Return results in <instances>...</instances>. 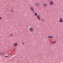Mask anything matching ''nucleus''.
<instances>
[{
    "instance_id": "obj_1",
    "label": "nucleus",
    "mask_w": 63,
    "mask_h": 63,
    "mask_svg": "<svg viewBox=\"0 0 63 63\" xmlns=\"http://www.w3.org/2000/svg\"><path fill=\"white\" fill-rule=\"evenodd\" d=\"M63 19L62 18L60 17V19L59 20V21L60 22H61V23H62V22H63Z\"/></svg>"
},
{
    "instance_id": "obj_2",
    "label": "nucleus",
    "mask_w": 63,
    "mask_h": 63,
    "mask_svg": "<svg viewBox=\"0 0 63 63\" xmlns=\"http://www.w3.org/2000/svg\"><path fill=\"white\" fill-rule=\"evenodd\" d=\"M54 4V2L52 1H51L49 3V4L50 5H53Z\"/></svg>"
},
{
    "instance_id": "obj_3",
    "label": "nucleus",
    "mask_w": 63,
    "mask_h": 63,
    "mask_svg": "<svg viewBox=\"0 0 63 63\" xmlns=\"http://www.w3.org/2000/svg\"><path fill=\"white\" fill-rule=\"evenodd\" d=\"M47 3H45L43 4V7H44V8H45L46 9H47Z\"/></svg>"
},
{
    "instance_id": "obj_4",
    "label": "nucleus",
    "mask_w": 63,
    "mask_h": 63,
    "mask_svg": "<svg viewBox=\"0 0 63 63\" xmlns=\"http://www.w3.org/2000/svg\"><path fill=\"white\" fill-rule=\"evenodd\" d=\"M34 30V29H33V28L32 27L30 28H29V30L31 32H32Z\"/></svg>"
},
{
    "instance_id": "obj_5",
    "label": "nucleus",
    "mask_w": 63,
    "mask_h": 63,
    "mask_svg": "<svg viewBox=\"0 0 63 63\" xmlns=\"http://www.w3.org/2000/svg\"><path fill=\"white\" fill-rule=\"evenodd\" d=\"M40 15H38L37 16V18L39 20H41V19L40 18Z\"/></svg>"
},
{
    "instance_id": "obj_6",
    "label": "nucleus",
    "mask_w": 63,
    "mask_h": 63,
    "mask_svg": "<svg viewBox=\"0 0 63 63\" xmlns=\"http://www.w3.org/2000/svg\"><path fill=\"white\" fill-rule=\"evenodd\" d=\"M40 6V3H36L35 4V6L36 7H39Z\"/></svg>"
},
{
    "instance_id": "obj_7",
    "label": "nucleus",
    "mask_w": 63,
    "mask_h": 63,
    "mask_svg": "<svg viewBox=\"0 0 63 63\" xmlns=\"http://www.w3.org/2000/svg\"><path fill=\"white\" fill-rule=\"evenodd\" d=\"M30 9H31V10H32V12H35V10H34V8H33V7H31Z\"/></svg>"
},
{
    "instance_id": "obj_8",
    "label": "nucleus",
    "mask_w": 63,
    "mask_h": 63,
    "mask_svg": "<svg viewBox=\"0 0 63 63\" xmlns=\"http://www.w3.org/2000/svg\"><path fill=\"white\" fill-rule=\"evenodd\" d=\"M14 47H16L17 46V44L16 43L14 44Z\"/></svg>"
},
{
    "instance_id": "obj_9",
    "label": "nucleus",
    "mask_w": 63,
    "mask_h": 63,
    "mask_svg": "<svg viewBox=\"0 0 63 63\" xmlns=\"http://www.w3.org/2000/svg\"><path fill=\"white\" fill-rule=\"evenodd\" d=\"M48 38H49V39H51V38H53V37L50 36V35H48Z\"/></svg>"
},
{
    "instance_id": "obj_10",
    "label": "nucleus",
    "mask_w": 63,
    "mask_h": 63,
    "mask_svg": "<svg viewBox=\"0 0 63 63\" xmlns=\"http://www.w3.org/2000/svg\"><path fill=\"white\" fill-rule=\"evenodd\" d=\"M35 13L34 15H35V16H38V14L36 12H35Z\"/></svg>"
},
{
    "instance_id": "obj_11",
    "label": "nucleus",
    "mask_w": 63,
    "mask_h": 63,
    "mask_svg": "<svg viewBox=\"0 0 63 63\" xmlns=\"http://www.w3.org/2000/svg\"><path fill=\"white\" fill-rule=\"evenodd\" d=\"M56 42V41H53V44H55V43Z\"/></svg>"
},
{
    "instance_id": "obj_12",
    "label": "nucleus",
    "mask_w": 63,
    "mask_h": 63,
    "mask_svg": "<svg viewBox=\"0 0 63 63\" xmlns=\"http://www.w3.org/2000/svg\"><path fill=\"white\" fill-rule=\"evenodd\" d=\"M10 37H12L13 36V34H11L10 35Z\"/></svg>"
},
{
    "instance_id": "obj_13",
    "label": "nucleus",
    "mask_w": 63,
    "mask_h": 63,
    "mask_svg": "<svg viewBox=\"0 0 63 63\" xmlns=\"http://www.w3.org/2000/svg\"><path fill=\"white\" fill-rule=\"evenodd\" d=\"M42 22H44V19H42Z\"/></svg>"
},
{
    "instance_id": "obj_14",
    "label": "nucleus",
    "mask_w": 63,
    "mask_h": 63,
    "mask_svg": "<svg viewBox=\"0 0 63 63\" xmlns=\"http://www.w3.org/2000/svg\"><path fill=\"white\" fill-rule=\"evenodd\" d=\"M22 44L23 45H24V43L23 42L22 43Z\"/></svg>"
},
{
    "instance_id": "obj_15",
    "label": "nucleus",
    "mask_w": 63,
    "mask_h": 63,
    "mask_svg": "<svg viewBox=\"0 0 63 63\" xmlns=\"http://www.w3.org/2000/svg\"><path fill=\"white\" fill-rule=\"evenodd\" d=\"M11 11L12 12V13L14 12V11H13V10H11Z\"/></svg>"
},
{
    "instance_id": "obj_16",
    "label": "nucleus",
    "mask_w": 63,
    "mask_h": 63,
    "mask_svg": "<svg viewBox=\"0 0 63 63\" xmlns=\"http://www.w3.org/2000/svg\"><path fill=\"white\" fill-rule=\"evenodd\" d=\"M4 57H8V56H4Z\"/></svg>"
},
{
    "instance_id": "obj_17",
    "label": "nucleus",
    "mask_w": 63,
    "mask_h": 63,
    "mask_svg": "<svg viewBox=\"0 0 63 63\" xmlns=\"http://www.w3.org/2000/svg\"><path fill=\"white\" fill-rule=\"evenodd\" d=\"M51 0H48V1L49 2H50L51 1Z\"/></svg>"
},
{
    "instance_id": "obj_18",
    "label": "nucleus",
    "mask_w": 63,
    "mask_h": 63,
    "mask_svg": "<svg viewBox=\"0 0 63 63\" xmlns=\"http://www.w3.org/2000/svg\"><path fill=\"white\" fill-rule=\"evenodd\" d=\"M12 54L11 53H10V55H12Z\"/></svg>"
},
{
    "instance_id": "obj_19",
    "label": "nucleus",
    "mask_w": 63,
    "mask_h": 63,
    "mask_svg": "<svg viewBox=\"0 0 63 63\" xmlns=\"http://www.w3.org/2000/svg\"><path fill=\"white\" fill-rule=\"evenodd\" d=\"M1 54H2V53L1 52H0V55H1Z\"/></svg>"
},
{
    "instance_id": "obj_20",
    "label": "nucleus",
    "mask_w": 63,
    "mask_h": 63,
    "mask_svg": "<svg viewBox=\"0 0 63 63\" xmlns=\"http://www.w3.org/2000/svg\"><path fill=\"white\" fill-rule=\"evenodd\" d=\"M2 19V17H0V19Z\"/></svg>"
},
{
    "instance_id": "obj_21",
    "label": "nucleus",
    "mask_w": 63,
    "mask_h": 63,
    "mask_svg": "<svg viewBox=\"0 0 63 63\" xmlns=\"http://www.w3.org/2000/svg\"><path fill=\"white\" fill-rule=\"evenodd\" d=\"M0 39H1V36H0Z\"/></svg>"
},
{
    "instance_id": "obj_22",
    "label": "nucleus",
    "mask_w": 63,
    "mask_h": 63,
    "mask_svg": "<svg viewBox=\"0 0 63 63\" xmlns=\"http://www.w3.org/2000/svg\"><path fill=\"white\" fill-rule=\"evenodd\" d=\"M55 37H57V36H55Z\"/></svg>"
},
{
    "instance_id": "obj_23",
    "label": "nucleus",
    "mask_w": 63,
    "mask_h": 63,
    "mask_svg": "<svg viewBox=\"0 0 63 63\" xmlns=\"http://www.w3.org/2000/svg\"><path fill=\"white\" fill-rule=\"evenodd\" d=\"M14 50H15V49H14Z\"/></svg>"
}]
</instances>
